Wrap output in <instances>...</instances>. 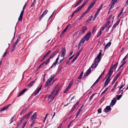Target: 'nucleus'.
Segmentation results:
<instances>
[{"instance_id":"5fc2aeb1","label":"nucleus","mask_w":128,"mask_h":128,"mask_svg":"<svg viewBox=\"0 0 128 128\" xmlns=\"http://www.w3.org/2000/svg\"><path fill=\"white\" fill-rule=\"evenodd\" d=\"M118 0H112V2L115 4Z\"/></svg>"},{"instance_id":"774afa93","label":"nucleus","mask_w":128,"mask_h":128,"mask_svg":"<svg viewBox=\"0 0 128 128\" xmlns=\"http://www.w3.org/2000/svg\"><path fill=\"white\" fill-rule=\"evenodd\" d=\"M76 12L75 11H74L73 12V13L71 14V17H72V16H73L74 15V14H75Z\"/></svg>"},{"instance_id":"a878e982","label":"nucleus","mask_w":128,"mask_h":128,"mask_svg":"<svg viewBox=\"0 0 128 128\" xmlns=\"http://www.w3.org/2000/svg\"><path fill=\"white\" fill-rule=\"evenodd\" d=\"M50 60L48 58L46 61V62H44V64L45 63V64L46 65L48 64L50 62Z\"/></svg>"},{"instance_id":"6ab92c4d","label":"nucleus","mask_w":128,"mask_h":128,"mask_svg":"<svg viewBox=\"0 0 128 128\" xmlns=\"http://www.w3.org/2000/svg\"><path fill=\"white\" fill-rule=\"evenodd\" d=\"M111 42H108L105 46L104 50L108 48L111 45Z\"/></svg>"},{"instance_id":"aec40b11","label":"nucleus","mask_w":128,"mask_h":128,"mask_svg":"<svg viewBox=\"0 0 128 128\" xmlns=\"http://www.w3.org/2000/svg\"><path fill=\"white\" fill-rule=\"evenodd\" d=\"M115 4L112 3L111 2L110 4V7L109 9V10H110L114 6V5Z\"/></svg>"},{"instance_id":"e433bc0d","label":"nucleus","mask_w":128,"mask_h":128,"mask_svg":"<svg viewBox=\"0 0 128 128\" xmlns=\"http://www.w3.org/2000/svg\"><path fill=\"white\" fill-rule=\"evenodd\" d=\"M27 122V121H24V122L23 124V125L22 126V128H24Z\"/></svg>"},{"instance_id":"052dcab7","label":"nucleus","mask_w":128,"mask_h":128,"mask_svg":"<svg viewBox=\"0 0 128 128\" xmlns=\"http://www.w3.org/2000/svg\"><path fill=\"white\" fill-rule=\"evenodd\" d=\"M83 44V43L80 41V42L78 44V47L79 46H82Z\"/></svg>"},{"instance_id":"bf43d9fd","label":"nucleus","mask_w":128,"mask_h":128,"mask_svg":"<svg viewBox=\"0 0 128 128\" xmlns=\"http://www.w3.org/2000/svg\"><path fill=\"white\" fill-rule=\"evenodd\" d=\"M64 32H62L60 34V38H61L63 36V35L64 34Z\"/></svg>"},{"instance_id":"8fccbe9b","label":"nucleus","mask_w":128,"mask_h":128,"mask_svg":"<svg viewBox=\"0 0 128 128\" xmlns=\"http://www.w3.org/2000/svg\"><path fill=\"white\" fill-rule=\"evenodd\" d=\"M80 80H78L75 82L76 84H78L80 82Z\"/></svg>"},{"instance_id":"37998d69","label":"nucleus","mask_w":128,"mask_h":128,"mask_svg":"<svg viewBox=\"0 0 128 128\" xmlns=\"http://www.w3.org/2000/svg\"><path fill=\"white\" fill-rule=\"evenodd\" d=\"M78 57L77 56H76L75 57L74 59L72 61V62L70 63H71L74 62L76 60V59Z\"/></svg>"},{"instance_id":"a19ab883","label":"nucleus","mask_w":128,"mask_h":128,"mask_svg":"<svg viewBox=\"0 0 128 128\" xmlns=\"http://www.w3.org/2000/svg\"><path fill=\"white\" fill-rule=\"evenodd\" d=\"M91 72V70L90 68L88 70H87V71L86 72V73H87L88 74H89Z\"/></svg>"},{"instance_id":"20e7f679","label":"nucleus","mask_w":128,"mask_h":128,"mask_svg":"<svg viewBox=\"0 0 128 128\" xmlns=\"http://www.w3.org/2000/svg\"><path fill=\"white\" fill-rule=\"evenodd\" d=\"M96 0H94L90 4V6H88V9L87 10L89 11H90L91 8H92L94 5L96 4Z\"/></svg>"},{"instance_id":"4be33fe9","label":"nucleus","mask_w":128,"mask_h":128,"mask_svg":"<svg viewBox=\"0 0 128 128\" xmlns=\"http://www.w3.org/2000/svg\"><path fill=\"white\" fill-rule=\"evenodd\" d=\"M118 62H116V63L114 64V66L112 65V66L111 67H113V69L114 70V68H115V70H116V68L118 64Z\"/></svg>"},{"instance_id":"338daca9","label":"nucleus","mask_w":128,"mask_h":128,"mask_svg":"<svg viewBox=\"0 0 128 128\" xmlns=\"http://www.w3.org/2000/svg\"><path fill=\"white\" fill-rule=\"evenodd\" d=\"M69 89L68 88H66V89L64 91V93H65L66 92L69 90Z\"/></svg>"},{"instance_id":"ea45409f","label":"nucleus","mask_w":128,"mask_h":128,"mask_svg":"<svg viewBox=\"0 0 128 128\" xmlns=\"http://www.w3.org/2000/svg\"><path fill=\"white\" fill-rule=\"evenodd\" d=\"M84 31H83L81 29V30H80V32H79V34L80 35H81L83 33H84Z\"/></svg>"},{"instance_id":"39448f33","label":"nucleus","mask_w":128,"mask_h":128,"mask_svg":"<svg viewBox=\"0 0 128 128\" xmlns=\"http://www.w3.org/2000/svg\"><path fill=\"white\" fill-rule=\"evenodd\" d=\"M91 32H90L87 34H86L85 36L84 37V38L86 39V40L87 41H88L89 39L91 34Z\"/></svg>"},{"instance_id":"b1692460","label":"nucleus","mask_w":128,"mask_h":128,"mask_svg":"<svg viewBox=\"0 0 128 128\" xmlns=\"http://www.w3.org/2000/svg\"><path fill=\"white\" fill-rule=\"evenodd\" d=\"M16 45L14 44L13 46H12V48L11 50H10V52H12L14 50L15 48H16Z\"/></svg>"},{"instance_id":"9d476101","label":"nucleus","mask_w":128,"mask_h":128,"mask_svg":"<svg viewBox=\"0 0 128 128\" xmlns=\"http://www.w3.org/2000/svg\"><path fill=\"white\" fill-rule=\"evenodd\" d=\"M28 89H24L22 90L21 92H20L17 96V97H18L20 96H22V94H24L25 92H26Z\"/></svg>"},{"instance_id":"58836bf2","label":"nucleus","mask_w":128,"mask_h":128,"mask_svg":"<svg viewBox=\"0 0 128 128\" xmlns=\"http://www.w3.org/2000/svg\"><path fill=\"white\" fill-rule=\"evenodd\" d=\"M122 96V95H120L117 96V99L118 100H119Z\"/></svg>"},{"instance_id":"cd10ccee","label":"nucleus","mask_w":128,"mask_h":128,"mask_svg":"<svg viewBox=\"0 0 128 128\" xmlns=\"http://www.w3.org/2000/svg\"><path fill=\"white\" fill-rule=\"evenodd\" d=\"M82 49H80L79 51H78V52L77 54L76 55V56H77L78 57L79 56L81 52L82 51Z\"/></svg>"},{"instance_id":"dca6fc26","label":"nucleus","mask_w":128,"mask_h":128,"mask_svg":"<svg viewBox=\"0 0 128 128\" xmlns=\"http://www.w3.org/2000/svg\"><path fill=\"white\" fill-rule=\"evenodd\" d=\"M20 40V36H18L17 39L16 40L15 42L14 43V44L15 45H17V44L18 43Z\"/></svg>"},{"instance_id":"0eeeda50","label":"nucleus","mask_w":128,"mask_h":128,"mask_svg":"<svg viewBox=\"0 0 128 128\" xmlns=\"http://www.w3.org/2000/svg\"><path fill=\"white\" fill-rule=\"evenodd\" d=\"M91 122L92 124H97L98 121V120L97 118H94L91 119Z\"/></svg>"},{"instance_id":"f257e3e1","label":"nucleus","mask_w":128,"mask_h":128,"mask_svg":"<svg viewBox=\"0 0 128 128\" xmlns=\"http://www.w3.org/2000/svg\"><path fill=\"white\" fill-rule=\"evenodd\" d=\"M113 72V67H111L110 70L108 73V76L106 79L105 83L104 85V87L106 86L110 82L111 79L110 78L111 75L112 74Z\"/></svg>"},{"instance_id":"412c9836","label":"nucleus","mask_w":128,"mask_h":128,"mask_svg":"<svg viewBox=\"0 0 128 128\" xmlns=\"http://www.w3.org/2000/svg\"><path fill=\"white\" fill-rule=\"evenodd\" d=\"M57 63L55 62H54L53 63L52 65L49 68L48 70H50V68H55L56 67V65Z\"/></svg>"},{"instance_id":"9b49d317","label":"nucleus","mask_w":128,"mask_h":128,"mask_svg":"<svg viewBox=\"0 0 128 128\" xmlns=\"http://www.w3.org/2000/svg\"><path fill=\"white\" fill-rule=\"evenodd\" d=\"M116 101V99L115 98H114L112 100V101L110 104V106H112L113 105H114L115 104Z\"/></svg>"},{"instance_id":"7c9ffc66","label":"nucleus","mask_w":128,"mask_h":128,"mask_svg":"<svg viewBox=\"0 0 128 128\" xmlns=\"http://www.w3.org/2000/svg\"><path fill=\"white\" fill-rule=\"evenodd\" d=\"M59 49H57L53 53V55L55 56L57 53H58L59 52Z\"/></svg>"},{"instance_id":"f3484780","label":"nucleus","mask_w":128,"mask_h":128,"mask_svg":"<svg viewBox=\"0 0 128 128\" xmlns=\"http://www.w3.org/2000/svg\"><path fill=\"white\" fill-rule=\"evenodd\" d=\"M35 83V81H32L29 83L27 85V86L29 88L31 87L33 85V84Z\"/></svg>"},{"instance_id":"393cba45","label":"nucleus","mask_w":128,"mask_h":128,"mask_svg":"<svg viewBox=\"0 0 128 128\" xmlns=\"http://www.w3.org/2000/svg\"><path fill=\"white\" fill-rule=\"evenodd\" d=\"M82 8L79 6L75 10V11L76 12H78L79 11H80Z\"/></svg>"},{"instance_id":"72a5a7b5","label":"nucleus","mask_w":128,"mask_h":128,"mask_svg":"<svg viewBox=\"0 0 128 128\" xmlns=\"http://www.w3.org/2000/svg\"><path fill=\"white\" fill-rule=\"evenodd\" d=\"M44 16L42 14L40 16L39 18V21H40L41 20L43 17Z\"/></svg>"},{"instance_id":"6e6552de","label":"nucleus","mask_w":128,"mask_h":128,"mask_svg":"<svg viewBox=\"0 0 128 128\" xmlns=\"http://www.w3.org/2000/svg\"><path fill=\"white\" fill-rule=\"evenodd\" d=\"M54 77V74L52 75L48 79V80L46 82H48V83L49 84L50 83L52 82Z\"/></svg>"},{"instance_id":"a211bd4d","label":"nucleus","mask_w":128,"mask_h":128,"mask_svg":"<svg viewBox=\"0 0 128 128\" xmlns=\"http://www.w3.org/2000/svg\"><path fill=\"white\" fill-rule=\"evenodd\" d=\"M98 64H96L94 63V64H93L91 66H90V68H96Z\"/></svg>"},{"instance_id":"1a4fd4ad","label":"nucleus","mask_w":128,"mask_h":128,"mask_svg":"<svg viewBox=\"0 0 128 128\" xmlns=\"http://www.w3.org/2000/svg\"><path fill=\"white\" fill-rule=\"evenodd\" d=\"M111 109L110 106H106V108L104 109V111L105 112H108L111 110Z\"/></svg>"},{"instance_id":"69168bd1","label":"nucleus","mask_w":128,"mask_h":128,"mask_svg":"<svg viewBox=\"0 0 128 128\" xmlns=\"http://www.w3.org/2000/svg\"><path fill=\"white\" fill-rule=\"evenodd\" d=\"M59 56L58 57L56 58L54 62L57 64L58 62V60L59 59Z\"/></svg>"},{"instance_id":"bb28decb","label":"nucleus","mask_w":128,"mask_h":128,"mask_svg":"<svg viewBox=\"0 0 128 128\" xmlns=\"http://www.w3.org/2000/svg\"><path fill=\"white\" fill-rule=\"evenodd\" d=\"M87 28L86 26H82V30L84 32L87 30Z\"/></svg>"},{"instance_id":"3c124183","label":"nucleus","mask_w":128,"mask_h":128,"mask_svg":"<svg viewBox=\"0 0 128 128\" xmlns=\"http://www.w3.org/2000/svg\"><path fill=\"white\" fill-rule=\"evenodd\" d=\"M54 98L52 96V97H51L50 100H49V103H50V102H51L52 101V100L54 99Z\"/></svg>"},{"instance_id":"13d9d810","label":"nucleus","mask_w":128,"mask_h":128,"mask_svg":"<svg viewBox=\"0 0 128 128\" xmlns=\"http://www.w3.org/2000/svg\"><path fill=\"white\" fill-rule=\"evenodd\" d=\"M120 22V20H119L116 21V22L115 24H116V25L117 26L119 24Z\"/></svg>"},{"instance_id":"c85d7f7f","label":"nucleus","mask_w":128,"mask_h":128,"mask_svg":"<svg viewBox=\"0 0 128 128\" xmlns=\"http://www.w3.org/2000/svg\"><path fill=\"white\" fill-rule=\"evenodd\" d=\"M51 52L50 50H49L44 56V58H46L47 56Z\"/></svg>"},{"instance_id":"4d7b16f0","label":"nucleus","mask_w":128,"mask_h":128,"mask_svg":"<svg viewBox=\"0 0 128 128\" xmlns=\"http://www.w3.org/2000/svg\"><path fill=\"white\" fill-rule=\"evenodd\" d=\"M26 110V109H23L21 112H20V115H21L22 114V113L24 112Z\"/></svg>"},{"instance_id":"423d86ee","label":"nucleus","mask_w":128,"mask_h":128,"mask_svg":"<svg viewBox=\"0 0 128 128\" xmlns=\"http://www.w3.org/2000/svg\"><path fill=\"white\" fill-rule=\"evenodd\" d=\"M61 52L62 54L60 56L64 57L66 53V49L65 48H62Z\"/></svg>"},{"instance_id":"680f3d73","label":"nucleus","mask_w":128,"mask_h":128,"mask_svg":"<svg viewBox=\"0 0 128 128\" xmlns=\"http://www.w3.org/2000/svg\"><path fill=\"white\" fill-rule=\"evenodd\" d=\"M22 122L20 120H19L18 122V126H19L22 123Z\"/></svg>"},{"instance_id":"de8ad7c7","label":"nucleus","mask_w":128,"mask_h":128,"mask_svg":"<svg viewBox=\"0 0 128 128\" xmlns=\"http://www.w3.org/2000/svg\"><path fill=\"white\" fill-rule=\"evenodd\" d=\"M14 116L12 117L11 119L10 120V124L12 123L14 120Z\"/></svg>"},{"instance_id":"c03bdc74","label":"nucleus","mask_w":128,"mask_h":128,"mask_svg":"<svg viewBox=\"0 0 128 128\" xmlns=\"http://www.w3.org/2000/svg\"><path fill=\"white\" fill-rule=\"evenodd\" d=\"M102 75H100V76H99L98 78L97 79V80L96 81V82L98 83V81L100 80V78L102 77Z\"/></svg>"},{"instance_id":"603ef678","label":"nucleus","mask_w":128,"mask_h":128,"mask_svg":"<svg viewBox=\"0 0 128 128\" xmlns=\"http://www.w3.org/2000/svg\"><path fill=\"white\" fill-rule=\"evenodd\" d=\"M96 28L94 26L93 27V28L92 30V33H94V31L96 30Z\"/></svg>"},{"instance_id":"49530a36","label":"nucleus","mask_w":128,"mask_h":128,"mask_svg":"<svg viewBox=\"0 0 128 128\" xmlns=\"http://www.w3.org/2000/svg\"><path fill=\"white\" fill-rule=\"evenodd\" d=\"M102 31L100 30L99 32L98 33V34L97 35V37H99V36H100V35H101V34H102Z\"/></svg>"},{"instance_id":"f704fd0d","label":"nucleus","mask_w":128,"mask_h":128,"mask_svg":"<svg viewBox=\"0 0 128 128\" xmlns=\"http://www.w3.org/2000/svg\"><path fill=\"white\" fill-rule=\"evenodd\" d=\"M81 3V2L78 1V2L75 5L74 7H76L77 6L79 5Z\"/></svg>"},{"instance_id":"ddd939ff","label":"nucleus","mask_w":128,"mask_h":128,"mask_svg":"<svg viewBox=\"0 0 128 128\" xmlns=\"http://www.w3.org/2000/svg\"><path fill=\"white\" fill-rule=\"evenodd\" d=\"M101 10V8H98L97 11H96V14L95 15H94V18L93 20L94 21V19H95L96 18V16H97L98 14V13L100 12V10Z\"/></svg>"},{"instance_id":"4c0bfd02","label":"nucleus","mask_w":128,"mask_h":128,"mask_svg":"<svg viewBox=\"0 0 128 128\" xmlns=\"http://www.w3.org/2000/svg\"><path fill=\"white\" fill-rule=\"evenodd\" d=\"M96 94H94L92 95L90 97L89 100H91L94 96Z\"/></svg>"},{"instance_id":"2eb2a0df","label":"nucleus","mask_w":128,"mask_h":128,"mask_svg":"<svg viewBox=\"0 0 128 128\" xmlns=\"http://www.w3.org/2000/svg\"><path fill=\"white\" fill-rule=\"evenodd\" d=\"M37 117L36 114V112H34L32 116L31 119L32 120L36 119Z\"/></svg>"},{"instance_id":"473e14b6","label":"nucleus","mask_w":128,"mask_h":128,"mask_svg":"<svg viewBox=\"0 0 128 128\" xmlns=\"http://www.w3.org/2000/svg\"><path fill=\"white\" fill-rule=\"evenodd\" d=\"M126 61L124 62L120 66V67L118 68V69H119L120 68H121L126 63Z\"/></svg>"},{"instance_id":"864d4df0","label":"nucleus","mask_w":128,"mask_h":128,"mask_svg":"<svg viewBox=\"0 0 128 128\" xmlns=\"http://www.w3.org/2000/svg\"><path fill=\"white\" fill-rule=\"evenodd\" d=\"M54 56H55L53 55L52 54L48 58H49L50 60L51 58H52Z\"/></svg>"},{"instance_id":"c9c22d12","label":"nucleus","mask_w":128,"mask_h":128,"mask_svg":"<svg viewBox=\"0 0 128 128\" xmlns=\"http://www.w3.org/2000/svg\"><path fill=\"white\" fill-rule=\"evenodd\" d=\"M48 10H45L43 12V13L42 14L43 15H44V16L48 12Z\"/></svg>"},{"instance_id":"79ce46f5","label":"nucleus","mask_w":128,"mask_h":128,"mask_svg":"<svg viewBox=\"0 0 128 128\" xmlns=\"http://www.w3.org/2000/svg\"><path fill=\"white\" fill-rule=\"evenodd\" d=\"M127 58V55H126V56L124 57V58H123L122 61L121 62H125L124 61Z\"/></svg>"},{"instance_id":"0e129e2a","label":"nucleus","mask_w":128,"mask_h":128,"mask_svg":"<svg viewBox=\"0 0 128 128\" xmlns=\"http://www.w3.org/2000/svg\"><path fill=\"white\" fill-rule=\"evenodd\" d=\"M86 4V2H84L81 6H80L82 8Z\"/></svg>"},{"instance_id":"5701e85b","label":"nucleus","mask_w":128,"mask_h":128,"mask_svg":"<svg viewBox=\"0 0 128 128\" xmlns=\"http://www.w3.org/2000/svg\"><path fill=\"white\" fill-rule=\"evenodd\" d=\"M89 12V11L88 10H87L85 12H84L82 14V16H81V18H82L83 17H84L87 14V13H88Z\"/></svg>"},{"instance_id":"4468645a","label":"nucleus","mask_w":128,"mask_h":128,"mask_svg":"<svg viewBox=\"0 0 128 128\" xmlns=\"http://www.w3.org/2000/svg\"><path fill=\"white\" fill-rule=\"evenodd\" d=\"M32 112L30 111L27 114H26L24 116L25 118H28L32 114Z\"/></svg>"},{"instance_id":"2f4dec72","label":"nucleus","mask_w":128,"mask_h":128,"mask_svg":"<svg viewBox=\"0 0 128 128\" xmlns=\"http://www.w3.org/2000/svg\"><path fill=\"white\" fill-rule=\"evenodd\" d=\"M110 21L108 20V21L106 23V24L104 26V28H106L108 26L109 24L110 23Z\"/></svg>"},{"instance_id":"f03ea898","label":"nucleus","mask_w":128,"mask_h":128,"mask_svg":"<svg viewBox=\"0 0 128 128\" xmlns=\"http://www.w3.org/2000/svg\"><path fill=\"white\" fill-rule=\"evenodd\" d=\"M26 2L22 8V10L20 13V16L18 18V21H21L22 19V16L24 13V10L26 6Z\"/></svg>"},{"instance_id":"c756f323","label":"nucleus","mask_w":128,"mask_h":128,"mask_svg":"<svg viewBox=\"0 0 128 128\" xmlns=\"http://www.w3.org/2000/svg\"><path fill=\"white\" fill-rule=\"evenodd\" d=\"M83 74V72H82L80 73L78 79L80 80L82 78V76Z\"/></svg>"},{"instance_id":"a18cd8bd","label":"nucleus","mask_w":128,"mask_h":128,"mask_svg":"<svg viewBox=\"0 0 128 128\" xmlns=\"http://www.w3.org/2000/svg\"><path fill=\"white\" fill-rule=\"evenodd\" d=\"M84 38L83 37L80 40V41L82 42V43H84L85 40H86V39Z\"/></svg>"},{"instance_id":"f8f14e48","label":"nucleus","mask_w":128,"mask_h":128,"mask_svg":"<svg viewBox=\"0 0 128 128\" xmlns=\"http://www.w3.org/2000/svg\"><path fill=\"white\" fill-rule=\"evenodd\" d=\"M10 105V104H9L6 106L4 107L1 108L0 110V112H1L6 110L8 108L9 106Z\"/></svg>"},{"instance_id":"e2e57ef3","label":"nucleus","mask_w":128,"mask_h":128,"mask_svg":"<svg viewBox=\"0 0 128 128\" xmlns=\"http://www.w3.org/2000/svg\"><path fill=\"white\" fill-rule=\"evenodd\" d=\"M8 52H5L3 54V55L2 56V57H5V56H6V55L7 53H8Z\"/></svg>"},{"instance_id":"6e6d98bb","label":"nucleus","mask_w":128,"mask_h":128,"mask_svg":"<svg viewBox=\"0 0 128 128\" xmlns=\"http://www.w3.org/2000/svg\"><path fill=\"white\" fill-rule=\"evenodd\" d=\"M121 73V72H119L118 73V74L117 76L116 77H117V78H118L120 76V75Z\"/></svg>"},{"instance_id":"7ed1b4c3","label":"nucleus","mask_w":128,"mask_h":128,"mask_svg":"<svg viewBox=\"0 0 128 128\" xmlns=\"http://www.w3.org/2000/svg\"><path fill=\"white\" fill-rule=\"evenodd\" d=\"M102 52H100L98 54L97 56L94 59V63H98V61L100 60L101 56L102 55Z\"/></svg>"},{"instance_id":"09e8293b","label":"nucleus","mask_w":128,"mask_h":128,"mask_svg":"<svg viewBox=\"0 0 128 128\" xmlns=\"http://www.w3.org/2000/svg\"><path fill=\"white\" fill-rule=\"evenodd\" d=\"M117 26L115 24L113 26L112 28V31L114 30V28H116V27Z\"/></svg>"}]
</instances>
